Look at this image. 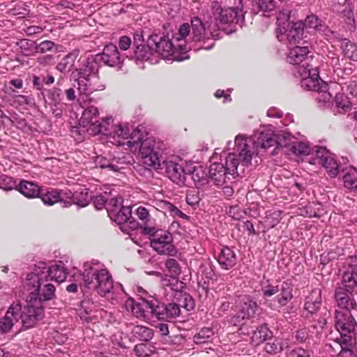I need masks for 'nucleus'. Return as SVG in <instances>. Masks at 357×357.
I'll return each instance as SVG.
<instances>
[{
	"label": "nucleus",
	"instance_id": "57",
	"mask_svg": "<svg viewBox=\"0 0 357 357\" xmlns=\"http://www.w3.org/2000/svg\"><path fill=\"white\" fill-rule=\"evenodd\" d=\"M287 38L290 43L296 44L303 38V33H298V31L288 30Z\"/></svg>",
	"mask_w": 357,
	"mask_h": 357
},
{
	"label": "nucleus",
	"instance_id": "18",
	"mask_svg": "<svg viewBox=\"0 0 357 357\" xmlns=\"http://www.w3.org/2000/svg\"><path fill=\"white\" fill-rule=\"evenodd\" d=\"M253 144L257 149H266L275 144L282 146L283 144L281 142L279 135H275L271 131L260 132L256 139L254 140Z\"/></svg>",
	"mask_w": 357,
	"mask_h": 357
},
{
	"label": "nucleus",
	"instance_id": "13",
	"mask_svg": "<svg viewBox=\"0 0 357 357\" xmlns=\"http://www.w3.org/2000/svg\"><path fill=\"white\" fill-rule=\"evenodd\" d=\"M304 21L305 29L313 30L315 33L324 36L328 40H333L335 37V32L332 31L317 15L310 13L306 16Z\"/></svg>",
	"mask_w": 357,
	"mask_h": 357
},
{
	"label": "nucleus",
	"instance_id": "11",
	"mask_svg": "<svg viewBox=\"0 0 357 357\" xmlns=\"http://www.w3.org/2000/svg\"><path fill=\"white\" fill-rule=\"evenodd\" d=\"M149 46L153 48L154 54L163 59H167L174 52V45L167 36L151 35L148 38Z\"/></svg>",
	"mask_w": 357,
	"mask_h": 357
},
{
	"label": "nucleus",
	"instance_id": "24",
	"mask_svg": "<svg viewBox=\"0 0 357 357\" xmlns=\"http://www.w3.org/2000/svg\"><path fill=\"white\" fill-rule=\"evenodd\" d=\"M109 216L119 225L126 224L130 227L135 226L134 219L132 217V208L130 206L121 207L114 213L112 211L111 215Z\"/></svg>",
	"mask_w": 357,
	"mask_h": 357
},
{
	"label": "nucleus",
	"instance_id": "48",
	"mask_svg": "<svg viewBox=\"0 0 357 357\" xmlns=\"http://www.w3.org/2000/svg\"><path fill=\"white\" fill-rule=\"evenodd\" d=\"M129 140L128 141L127 144L129 146H135L138 145L140 144V146L142 145V143L144 141L143 140V134L142 132L138 130L135 129L132 131V132H130L129 136Z\"/></svg>",
	"mask_w": 357,
	"mask_h": 357
},
{
	"label": "nucleus",
	"instance_id": "16",
	"mask_svg": "<svg viewBox=\"0 0 357 357\" xmlns=\"http://www.w3.org/2000/svg\"><path fill=\"white\" fill-rule=\"evenodd\" d=\"M351 294L347 290L346 287H337L335 292V299L340 307L345 309V311L356 310L357 311V303L355 299L349 295ZM356 294V293H354Z\"/></svg>",
	"mask_w": 357,
	"mask_h": 357
},
{
	"label": "nucleus",
	"instance_id": "46",
	"mask_svg": "<svg viewBox=\"0 0 357 357\" xmlns=\"http://www.w3.org/2000/svg\"><path fill=\"white\" fill-rule=\"evenodd\" d=\"M165 267L174 277H176L181 273V267L178 261L175 259L169 258L167 259Z\"/></svg>",
	"mask_w": 357,
	"mask_h": 357
},
{
	"label": "nucleus",
	"instance_id": "3",
	"mask_svg": "<svg viewBox=\"0 0 357 357\" xmlns=\"http://www.w3.org/2000/svg\"><path fill=\"white\" fill-rule=\"evenodd\" d=\"M263 298L268 307L280 311L293 298V285L287 280L281 285L268 284L261 287Z\"/></svg>",
	"mask_w": 357,
	"mask_h": 357
},
{
	"label": "nucleus",
	"instance_id": "15",
	"mask_svg": "<svg viewBox=\"0 0 357 357\" xmlns=\"http://www.w3.org/2000/svg\"><path fill=\"white\" fill-rule=\"evenodd\" d=\"M165 174L174 183L182 185L185 181V172L183 167L174 161H162Z\"/></svg>",
	"mask_w": 357,
	"mask_h": 357
},
{
	"label": "nucleus",
	"instance_id": "56",
	"mask_svg": "<svg viewBox=\"0 0 357 357\" xmlns=\"http://www.w3.org/2000/svg\"><path fill=\"white\" fill-rule=\"evenodd\" d=\"M166 209L168 210L171 215L178 216L182 219H188V216L180 211L177 207L169 202L165 203Z\"/></svg>",
	"mask_w": 357,
	"mask_h": 357
},
{
	"label": "nucleus",
	"instance_id": "10",
	"mask_svg": "<svg viewBox=\"0 0 357 357\" xmlns=\"http://www.w3.org/2000/svg\"><path fill=\"white\" fill-rule=\"evenodd\" d=\"M302 74L307 76L302 79L301 86L307 90L325 93L328 90V85L319 79L317 66H312L303 71Z\"/></svg>",
	"mask_w": 357,
	"mask_h": 357
},
{
	"label": "nucleus",
	"instance_id": "42",
	"mask_svg": "<svg viewBox=\"0 0 357 357\" xmlns=\"http://www.w3.org/2000/svg\"><path fill=\"white\" fill-rule=\"evenodd\" d=\"M192 178L194 180L197 188H201L206 185L208 182V178L206 174L199 169H195L192 173Z\"/></svg>",
	"mask_w": 357,
	"mask_h": 357
},
{
	"label": "nucleus",
	"instance_id": "22",
	"mask_svg": "<svg viewBox=\"0 0 357 357\" xmlns=\"http://www.w3.org/2000/svg\"><path fill=\"white\" fill-rule=\"evenodd\" d=\"M235 146L239 152L238 156L245 165H248L252 160L253 151L248 143V139L242 135L235 138Z\"/></svg>",
	"mask_w": 357,
	"mask_h": 357
},
{
	"label": "nucleus",
	"instance_id": "17",
	"mask_svg": "<svg viewBox=\"0 0 357 357\" xmlns=\"http://www.w3.org/2000/svg\"><path fill=\"white\" fill-rule=\"evenodd\" d=\"M36 275L48 282H62L67 277V272L63 264H56L49 268H43L41 273Z\"/></svg>",
	"mask_w": 357,
	"mask_h": 357
},
{
	"label": "nucleus",
	"instance_id": "8",
	"mask_svg": "<svg viewBox=\"0 0 357 357\" xmlns=\"http://www.w3.org/2000/svg\"><path fill=\"white\" fill-rule=\"evenodd\" d=\"M139 152L142 156V163L148 167L155 169H162L161 167V158L158 152L155 149L154 142L146 138L139 146Z\"/></svg>",
	"mask_w": 357,
	"mask_h": 357
},
{
	"label": "nucleus",
	"instance_id": "33",
	"mask_svg": "<svg viewBox=\"0 0 357 357\" xmlns=\"http://www.w3.org/2000/svg\"><path fill=\"white\" fill-rule=\"evenodd\" d=\"M152 296H149L148 298H142V301L140 303H135L132 305V313L138 318L146 317L147 313H150L151 314V308L149 304L152 302Z\"/></svg>",
	"mask_w": 357,
	"mask_h": 357
},
{
	"label": "nucleus",
	"instance_id": "41",
	"mask_svg": "<svg viewBox=\"0 0 357 357\" xmlns=\"http://www.w3.org/2000/svg\"><path fill=\"white\" fill-rule=\"evenodd\" d=\"M153 50V48L149 47V43L147 41L146 45L144 44L141 47H137V49L135 50V56L138 60H148L150 59L151 56L154 54Z\"/></svg>",
	"mask_w": 357,
	"mask_h": 357
},
{
	"label": "nucleus",
	"instance_id": "32",
	"mask_svg": "<svg viewBox=\"0 0 357 357\" xmlns=\"http://www.w3.org/2000/svg\"><path fill=\"white\" fill-rule=\"evenodd\" d=\"M38 197H40L45 205L52 206L61 202V192L56 189L43 190L40 188V192Z\"/></svg>",
	"mask_w": 357,
	"mask_h": 357
},
{
	"label": "nucleus",
	"instance_id": "59",
	"mask_svg": "<svg viewBox=\"0 0 357 357\" xmlns=\"http://www.w3.org/2000/svg\"><path fill=\"white\" fill-rule=\"evenodd\" d=\"M107 195H100L96 196L93 200L94 206L98 209L100 210L104 206H107Z\"/></svg>",
	"mask_w": 357,
	"mask_h": 357
},
{
	"label": "nucleus",
	"instance_id": "64",
	"mask_svg": "<svg viewBox=\"0 0 357 357\" xmlns=\"http://www.w3.org/2000/svg\"><path fill=\"white\" fill-rule=\"evenodd\" d=\"M131 39L128 36H121L119 38V46L121 50L125 51L129 49L131 45Z\"/></svg>",
	"mask_w": 357,
	"mask_h": 357
},
{
	"label": "nucleus",
	"instance_id": "44",
	"mask_svg": "<svg viewBox=\"0 0 357 357\" xmlns=\"http://www.w3.org/2000/svg\"><path fill=\"white\" fill-rule=\"evenodd\" d=\"M290 151L296 155H307L310 152V149L303 142H296L291 146Z\"/></svg>",
	"mask_w": 357,
	"mask_h": 357
},
{
	"label": "nucleus",
	"instance_id": "7",
	"mask_svg": "<svg viewBox=\"0 0 357 357\" xmlns=\"http://www.w3.org/2000/svg\"><path fill=\"white\" fill-rule=\"evenodd\" d=\"M172 243V235L163 230H160L153 236V238H151V247L159 255H176L178 251Z\"/></svg>",
	"mask_w": 357,
	"mask_h": 357
},
{
	"label": "nucleus",
	"instance_id": "39",
	"mask_svg": "<svg viewBox=\"0 0 357 357\" xmlns=\"http://www.w3.org/2000/svg\"><path fill=\"white\" fill-rule=\"evenodd\" d=\"M344 186L351 190H357V171L351 169L343 176Z\"/></svg>",
	"mask_w": 357,
	"mask_h": 357
},
{
	"label": "nucleus",
	"instance_id": "55",
	"mask_svg": "<svg viewBox=\"0 0 357 357\" xmlns=\"http://www.w3.org/2000/svg\"><path fill=\"white\" fill-rule=\"evenodd\" d=\"M185 199L187 204L192 206L198 204L201 200L199 192L195 190H189L186 194Z\"/></svg>",
	"mask_w": 357,
	"mask_h": 357
},
{
	"label": "nucleus",
	"instance_id": "34",
	"mask_svg": "<svg viewBox=\"0 0 357 357\" xmlns=\"http://www.w3.org/2000/svg\"><path fill=\"white\" fill-rule=\"evenodd\" d=\"M273 337V333L266 324H262L257 328L252 336V342L258 345L270 340Z\"/></svg>",
	"mask_w": 357,
	"mask_h": 357
},
{
	"label": "nucleus",
	"instance_id": "30",
	"mask_svg": "<svg viewBox=\"0 0 357 357\" xmlns=\"http://www.w3.org/2000/svg\"><path fill=\"white\" fill-rule=\"evenodd\" d=\"M113 119L111 116L103 119L102 122L98 121L97 123H93L88 128V131L93 135L103 134L105 135L112 134V128L113 126Z\"/></svg>",
	"mask_w": 357,
	"mask_h": 357
},
{
	"label": "nucleus",
	"instance_id": "51",
	"mask_svg": "<svg viewBox=\"0 0 357 357\" xmlns=\"http://www.w3.org/2000/svg\"><path fill=\"white\" fill-rule=\"evenodd\" d=\"M135 213L142 224L146 225L151 220L149 211L144 206H140L135 210Z\"/></svg>",
	"mask_w": 357,
	"mask_h": 357
},
{
	"label": "nucleus",
	"instance_id": "58",
	"mask_svg": "<svg viewBox=\"0 0 357 357\" xmlns=\"http://www.w3.org/2000/svg\"><path fill=\"white\" fill-rule=\"evenodd\" d=\"M0 187L5 190H11L13 188L14 183L11 177L2 174L0 176Z\"/></svg>",
	"mask_w": 357,
	"mask_h": 357
},
{
	"label": "nucleus",
	"instance_id": "1",
	"mask_svg": "<svg viewBox=\"0 0 357 357\" xmlns=\"http://www.w3.org/2000/svg\"><path fill=\"white\" fill-rule=\"evenodd\" d=\"M36 274L27 275L26 287L29 291L26 296V309L33 310L37 313L40 312V317L37 318V322L44 317L43 303L55 298V287Z\"/></svg>",
	"mask_w": 357,
	"mask_h": 357
},
{
	"label": "nucleus",
	"instance_id": "27",
	"mask_svg": "<svg viewBox=\"0 0 357 357\" xmlns=\"http://www.w3.org/2000/svg\"><path fill=\"white\" fill-rule=\"evenodd\" d=\"M290 10L288 9H282L277 16V29L276 35L280 41L283 40L284 34L288 31L290 23Z\"/></svg>",
	"mask_w": 357,
	"mask_h": 357
},
{
	"label": "nucleus",
	"instance_id": "54",
	"mask_svg": "<svg viewBox=\"0 0 357 357\" xmlns=\"http://www.w3.org/2000/svg\"><path fill=\"white\" fill-rule=\"evenodd\" d=\"M122 206V199L121 197H113L112 198L109 202L107 204L106 209L108 213V215H111V211H113L114 213L119 210Z\"/></svg>",
	"mask_w": 357,
	"mask_h": 357
},
{
	"label": "nucleus",
	"instance_id": "25",
	"mask_svg": "<svg viewBox=\"0 0 357 357\" xmlns=\"http://www.w3.org/2000/svg\"><path fill=\"white\" fill-rule=\"evenodd\" d=\"M236 255L234 251L226 246L222 248L218 257V262L221 268L229 270L233 268L236 264Z\"/></svg>",
	"mask_w": 357,
	"mask_h": 357
},
{
	"label": "nucleus",
	"instance_id": "49",
	"mask_svg": "<svg viewBox=\"0 0 357 357\" xmlns=\"http://www.w3.org/2000/svg\"><path fill=\"white\" fill-rule=\"evenodd\" d=\"M178 305H179V308L182 307L188 311H190L194 308L195 302L192 296L189 294H183L181 295L179 303Z\"/></svg>",
	"mask_w": 357,
	"mask_h": 357
},
{
	"label": "nucleus",
	"instance_id": "9",
	"mask_svg": "<svg viewBox=\"0 0 357 357\" xmlns=\"http://www.w3.org/2000/svg\"><path fill=\"white\" fill-rule=\"evenodd\" d=\"M211 8L218 26L231 25L238 22L239 12L236 8H222L218 1L212 2Z\"/></svg>",
	"mask_w": 357,
	"mask_h": 357
},
{
	"label": "nucleus",
	"instance_id": "38",
	"mask_svg": "<svg viewBox=\"0 0 357 357\" xmlns=\"http://www.w3.org/2000/svg\"><path fill=\"white\" fill-rule=\"evenodd\" d=\"M132 334L140 341L149 342L153 337V331L146 326H135L132 330Z\"/></svg>",
	"mask_w": 357,
	"mask_h": 357
},
{
	"label": "nucleus",
	"instance_id": "53",
	"mask_svg": "<svg viewBox=\"0 0 357 357\" xmlns=\"http://www.w3.org/2000/svg\"><path fill=\"white\" fill-rule=\"evenodd\" d=\"M342 7L343 9L340 11L342 16L348 20V23H350L351 21L354 22V15L349 1L345 0Z\"/></svg>",
	"mask_w": 357,
	"mask_h": 357
},
{
	"label": "nucleus",
	"instance_id": "29",
	"mask_svg": "<svg viewBox=\"0 0 357 357\" xmlns=\"http://www.w3.org/2000/svg\"><path fill=\"white\" fill-rule=\"evenodd\" d=\"M79 55V50H75L68 53L56 64V69L63 75L70 72L74 68L75 63Z\"/></svg>",
	"mask_w": 357,
	"mask_h": 357
},
{
	"label": "nucleus",
	"instance_id": "36",
	"mask_svg": "<svg viewBox=\"0 0 357 357\" xmlns=\"http://www.w3.org/2000/svg\"><path fill=\"white\" fill-rule=\"evenodd\" d=\"M342 284L348 291L357 294V268H353L351 272L343 274Z\"/></svg>",
	"mask_w": 357,
	"mask_h": 357
},
{
	"label": "nucleus",
	"instance_id": "5",
	"mask_svg": "<svg viewBox=\"0 0 357 357\" xmlns=\"http://www.w3.org/2000/svg\"><path fill=\"white\" fill-rule=\"evenodd\" d=\"M335 327L341 335L340 339L337 338V340L341 346L342 351L344 350L343 345H346L347 342L351 340V336L348 335L353 333L356 327V322L351 311L336 310Z\"/></svg>",
	"mask_w": 357,
	"mask_h": 357
},
{
	"label": "nucleus",
	"instance_id": "26",
	"mask_svg": "<svg viewBox=\"0 0 357 357\" xmlns=\"http://www.w3.org/2000/svg\"><path fill=\"white\" fill-rule=\"evenodd\" d=\"M79 78L77 79L78 90L79 91V98L77 101L80 102L81 99L84 100V96H88L95 89L91 87V78H96V75L86 74L85 72H80Z\"/></svg>",
	"mask_w": 357,
	"mask_h": 357
},
{
	"label": "nucleus",
	"instance_id": "40",
	"mask_svg": "<svg viewBox=\"0 0 357 357\" xmlns=\"http://www.w3.org/2000/svg\"><path fill=\"white\" fill-rule=\"evenodd\" d=\"M238 166V159L236 154L229 153L225 159V168L229 175L234 176L237 174V168Z\"/></svg>",
	"mask_w": 357,
	"mask_h": 357
},
{
	"label": "nucleus",
	"instance_id": "60",
	"mask_svg": "<svg viewBox=\"0 0 357 357\" xmlns=\"http://www.w3.org/2000/svg\"><path fill=\"white\" fill-rule=\"evenodd\" d=\"M54 58L52 55L46 54L39 56L37 59V62L43 66H50L54 63Z\"/></svg>",
	"mask_w": 357,
	"mask_h": 357
},
{
	"label": "nucleus",
	"instance_id": "50",
	"mask_svg": "<svg viewBox=\"0 0 357 357\" xmlns=\"http://www.w3.org/2000/svg\"><path fill=\"white\" fill-rule=\"evenodd\" d=\"M130 128L128 126H123L121 124L114 126V137L121 138L123 139H128L130 136Z\"/></svg>",
	"mask_w": 357,
	"mask_h": 357
},
{
	"label": "nucleus",
	"instance_id": "4",
	"mask_svg": "<svg viewBox=\"0 0 357 357\" xmlns=\"http://www.w3.org/2000/svg\"><path fill=\"white\" fill-rule=\"evenodd\" d=\"M83 286L105 296L112 289L113 280L107 270L90 267L83 273Z\"/></svg>",
	"mask_w": 357,
	"mask_h": 357
},
{
	"label": "nucleus",
	"instance_id": "35",
	"mask_svg": "<svg viewBox=\"0 0 357 357\" xmlns=\"http://www.w3.org/2000/svg\"><path fill=\"white\" fill-rule=\"evenodd\" d=\"M99 112L97 107L94 106H90L85 109L81 117V121L83 126L88 127L91 126L93 123H98V118Z\"/></svg>",
	"mask_w": 357,
	"mask_h": 357
},
{
	"label": "nucleus",
	"instance_id": "2",
	"mask_svg": "<svg viewBox=\"0 0 357 357\" xmlns=\"http://www.w3.org/2000/svg\"><path fill=\"white\" fill-rule=\"evenodd\" d=\"M33 310L22 307L20 302H14L8 309L5 316L0 319V331L8 333L13 328L15 323L20 322L22 327L26 330L36 326L37 318L40 317Z\"/></svg>",
	"mask_w": 357,
	"mask_h": 357
},
{
	"label": "nucleus",
	"instance_id": "12",
	"mask_svg": "<svg viewBox=\"0 0 357 357\" xmlns=\"http://www.w3.org/2000/svg\"><path fill=\"white\" fill-rule=\"evenodd\" d=\"M309 50L307 47L296 46L291 48L287 55V61L292 65H299L301 70H307L314 65L310 63L312 56H308Z\"/></svg>",
	"mask_w": 357,
	"mask_h": 357
},
{
	"label": "nucleus",
	"instance_id": "20",
	"mask_svg": "<svg viewBox=\"0 0 357 357\" xmlns=\"http://www.w3.org/2000/svg\"><path fill=\"white\" fill-rule=\"evenodd\" d=\"M100 57L104 64L110 67L116 66L121 62L118 48L112 43L105 46Z\"/></svg>",
	"mask_w": 357,
	"mask_h": 357
},
{
	"label": "nucleus",
	"instance_id": "47",
	"mask_svg": "<svg viewBox=\"0 0 357 357\" xmlns=\"http://www.w3.org/2000/svg\"><path fill=\"white\" fill-rule=\"evenodd\" d=\"M48 98L54 102V106L56 107L61 105L62 100V90L59 88L53 87L50 89L47 92Z\"/></svg>",
	"mask_w": 357,
	"mask_h": 357
},
{
	"label": "nucleus",
	"instance_id": "45",
	"mask_svg": "<svg viewBox=\"0 0 357 357\" xmlns=\"http://www.w3.org/2000/svg\"><path fill=\"white\" fill-rule=\"evenodd\" d=\"M56 44L49 40H45L35 45V51L37 53L44 54L48 52H52L56 47Z\"/></svg>",
	"mask_w": 357,
	"mask_h": 357
},
{
	"label": "nucleus",
	"instance_id": "6",
	"mask_svg": "<svg viewBox=\"0 0 357 357\" xmlns=\"http://www.w3.org/2000/svg\"><path fill=\"white\" fill-rule=\"evenodd\" d=\"M149 305L151 308V315L158 320L169 321L178 317L181 314L179 305L175 303L165 304L153 297L152 302Z\"/></svg>",
	"mask_w": 357,
	"mask_h": 357
},
{
	"label": "nucleus",
	"instance_id": "21",
	"mask_svg": "<svg viewBox=\"0 0 357 357\" xmlns=\"http://www.w3.org/2000/svg\"><path fill=\"white\" fill-rule=\"evenodd\" d=\"M321 305V291L319 288L312 290L310 294L306 297L304 309L307 311V314L305 315L306 318H309L308 314L313 315L316 314L320 309Z\"/></svg>",
	"mask_w": 357,
	"mask_h": 357
},
{
	"label": "nucleus",
	"instance_id": "61",
	"mask_svg": "<svg viewBox=\"0 0 357 357\" xmlns=\"http://www.w3.org/2000/svg\"><path fill=\"white\" fill-rule=\"evenodd\" d=\"M289 355L291 357H310V351L301 347L291 350Z\"/></svg>",
	"mask_w": 357,
	"mask_h": 357
},
{
	"label": "nucleus",
	"instance_id": "31",
	"mask_svg": "<svg viewBox=\"0 0 357 357\" xmlns=\"http://www.w3.org/2000/svg\"><path fill=\"white\" fill-rule=\"evenodd\" d=\"M17 190L29 198L38 197L40 188L35 183L22 180L16 188Z\"/></svg>",
	"mask_w": 357,
	"mask_h": 357
},
{
	"label": "nucleus",
	"instance_id": "14",
	"mask_svg": "<svg viewBox=\"0 0 357 357\" xmlns=\"http://www.w3.org/2000/svg\"><path fill=\"white\" fill-rule=\"evenodd\" d=\"M317 163L321 165L327 171L329 176L336 177L340 172V165L325 148H319L317 151Z\"/></svg>",
	"mask_w": 357,
	"mask_h": 357
},
{
	"label": "nucleus",
	"instance_id": "62",
	"mask_svg": "<svg viewBox=\"0 0 357 357\" xmlns=\"http://www.w3.org/2000/svg\"><path fill=\"white\" fill-rule=\"evenodd\" d=\"M190 32V26L188 23H183L181 24L178 29V36L179 37L177 38L178 40L185 39Z\"/></svg>",
	"mask_w": 357,
	"mask_h": 357
},
{
	"label": "nucleus",
	"instance_id": "43",
	"mask_svg": "<svg viewBox=\"0 0 357 357\" xmlns=\"http://www.w3.org/2000/svg\"><path fill=\"white\" fill-rule=\"evenodd\" d=\"M213 331L210 328H202L198 333L194 336V341L197 344L206 342L212 335Z\"/></svg>",
	"mask_w": 357,
	"mask_h": 357
},
{
	"label": "nucleus",
	"instance_id": "23",
	"mask_svg": "<svg viewBox=\"0 0 357 357\" xmlns=\"http://www.w3.org/2000/svg\"><path fill=\"white\" fill-rule=\"evenodd\" d=\"M209 176L214 184L218 187L223 185L227 179H229L227 171L225 166L220 163H213L211 165L208 171Z\"/></svg>",
	"mask_w": 357,
	"mask_h": 357
},
{
	"label": "nucleus",
	"instance_id": "28",
	"mask_svg": "<svg viewBox=\"0 0 357 357\" xmlns=\"http://www.w3.org/2000/svg\"><path fill=\"white\" fill-rule=\"evenodd\" d=\"M333 40H337L340 43V47L342 54L348 59L357 61V45L346 38H342L337 36Z\"/></svg>",
	"mask_w": 357,
	"mask_h": 357
},
{
	"label": "nucleus",
	"instance_id": "19",
	"mask_svg": "<svg viewBox=\"0 0 357 357\" xmlns=\"http://www.w3.org/2000/svg\"><path fill=\"white\" fill-rule=\"evenodd\" d=\"M258 310L259 306L255 301H252L249 297H245L241 301L239 310L235 319L238 321L250 319L255 317Z\"/></svg>",
	"mask_w": 357,
	"mask_h": 357
},
{
	"label": "nucleus",
	"instance_id": "63",
	"mask_svg": "<svg viewBox=\"0 0 357 357\" xmlns=\"http://www.w3.org/2000/svg\"><path fill=\"white\" fill-rule=\"evenodd\" d=\"M309 337V333L307 328H301L296 331V339L299 342H305Z\"/></svg>",
	"mask_w": 357,
	"mask_h": 357
},
{
	"label": "nucleus",
	"instance_id": "37",
	"mask_svg": "<svg viewBox=\"0 0 357 357\" xmlns=\"http://www.w3.org/2000/svg\"><path fill=\"white\" fill-rule=\"evenodd\" d=\"M192 40L194 41H200L205 33L206 27L204 22L198 17H195L191 20Z\"/></svg>",
	"mask_w": 357,
	"mask_h": 357
},
{
	"label": "nucleus",
	"instance_id": "52",
	"mask_svg": "<svg viewBox=\"0 0 357 357\" xmlns=\"http://www.w3.org/2000/svg\"><path fill=\"white\" fill-rule=\"evenodd\" d=\"M259 9L263 12H270L276 7L275 0H258L257 2Z\"/></svg>",
	"mask_w": 357,
	"mask_h": 357
}]
</instances>
